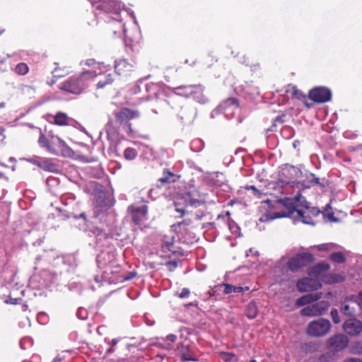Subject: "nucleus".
I'll list each match as a JSON object with an SVG mask.
<instances>
[{"instance_id":"obj_1","label":"nucleus","mask_w":362,"mask_h":362,"mask_svg":"<svg viewBox=\"0 0 362 362\" xmlns=\"http://www.w3.org/2000/svg\"><path fill=\"white\" fill-rule=\"evenodd\" d=\"M206 193L202 192L195 186L191 185L185 192L176 197L174 202L175 211L180 213V216L183 217L189 213V207L197 208L204 204L206 202Z\"/></svg>"},{"instance_id":"obj_2","label":"nucleus","mask_w":362,"mask_h":362,"mask_svg":"<svg viewBox=\"0 0 362 362\" xmlns=\"http://www.w3.org/2000/svg\"><path fill=\"white\" fill-rule=\"evenodd\" d=\"M96 76L95 71H86L61 83L59 88L62 90L78 95L88 86L90 81Z\"/></svg>"},{"instance_id":"obj_3","label":"nucleus","mask_w":362,"mask_h":362,"mask_svg":"<svg viewBox=\"0 0 362 362\" xmlns=\"http://www.w3.org/2000/svg\"><path fill=\"white\" fill-rule=\"evenodd\" d=\"M40 145L45 148L49 153L63 157L72 158L74 156V151L57 135L46 136L41 133L38 139Z\"/></svg>"},{"instance_id":"obj_4","label":"nucleus","mask_w":362,"mask_h":362,"mask_svg":"<svg viewBox=\"0 0 362 362\" xmlns=\"http://www.w3.org/2000/svg\"><path fill=\"white\" fill-rule=\"evenodd\" d=\"M145 90L147 93L145 100L154 101L157 106L163 105L164 103L168 104L165 100L166 89L163 85L152 82L148 83L145 85Z\"/></svg>"},{"instance_id":"obj_5","label":"nucleus","mask_w":362,"mask_h":362,"mask_svg":"<svg viewBox=\"0 0 362 362\" xmlns=\"http://www.w3.org/2000/svg\"><path fill=\"white\" fill-rule=\"evenodd\" d=\"M314 261V256L308 252L298 253L287 262V267L292 272H297L302 268L308 267Z\"/></svg>"},{"instance_id":"obj_6","label":"nucleus","mask_w":362,"mask_h":362,"mask_svg":"<svg viewBox=\"0 0 362 362\" xmlns=\"http://www.w3.org/2000/svg\"><path fill=\"white\" fill-rule=\"evenodd\" d=\"M330 327L331 324L328 320L319 318L308 324L307 332L313 337H322L329 331Z\"/></svg>"},{"instance_id":"obj_7","label":"nucleus","mask_w":362,"mask_h":362,"mask_svg":"<svg viewBox=\"0 0 362 362\" xmlns=\"http://www.w3.org/2000/svg\"><path fill=\"white\" fill-rule=\"evenodd\" d=\"M295 213L303 223L314 225L313 218L318 216L321 214V211L316 207H306L305 211L296 209L295 207L290 209L289 214L291 215H293Z\"/></svg>"},{"instance_id":"obj_8","label":"nucleus","mask_w":362,"mask_h":362,"mask_svg":"<svg viewBox=\"0 0 362 362\" xmlns=\"http://www.w3.org/2000/svg\"><path fill=\"white\" fill-rule=\"evenodd\" d=\"M115 73L124 78L131 76L135 71V64L133 60L126 58H119L115 61Z\"/></svg>"},{"instance_id":"obj_9","label":"nucleus","mask_w":362,"mask_h":362,"mask_svg":"<svg viewBox=\"0 0 362 362\" xmlns=\"http://www.w3.org/2000/svg\"><path fill=\"white\" fill-rule=\"evenodd\" d=\"M329 303L321 300L314 304L309 305L300 310L303 316L315 317L323 315L329 308Z\"/></svg>"},{"instance_id":"obj_10","label":"nucleus","mask_w":362,"mask_h":362,"mask_svg":"<svg viewBox=\"0 0 362 362\" xmlns=\"http://www.w3.org/2000/svg\"><path fill=\"white\" fill-rule=\"evenodd\" d=\"M308 97L317 103H325L332 99V91L325 86H317L312 88L308 93Z\"/></svg>"},{"instance_id":"obj_11","label":"nucleus","mask_w":362,"mask_h":362,"mask_svg":"<svg viewBox=\"0 0 362 362\" xmlns=\"http://www.w3.org/2000/svg\"><path fill=\"white\" fill-rule=\"evenodd\" d=\"M128 211L132 216L133 223L135 225H139L146 220L148 206L147 205H142L141 206L131 205L128 207Z\"/></svg>"},{"instance_id":"obj_12","label":"nucleus","mask_w":362,"mask_h":362,"mask_svg":"<svg viewBox=\"0 0 362 362\" xmlns=\"http://www.w3.org/2000/svg\"><path fill=\"white\" fill-rule=\"evenodd\" d=\"M341 312L346 316H354L359 313V305L354 295L346 296L341 303Z\"/></svg>"},{"instance_id":"obj_13","label":"nucleus","mask_w":362,"mask_h":362,"mask_svg":"<svg viewBox=\"0 0 362 362\" xmlns=\"http://www.w3.org/2000/svg\"><path fill=\"white\" fill-rule=\"evenodd\" d=\"M296 286L298 291L303 293L317 290L322 286V284L317 279L304 277L298 281Z\"/></svg>"},{"instance_id":"obj_14","label":"nucleus","mask_w":362,"mask_h":362,"mask_svg":"<svg viewBox=\"0 0 362 362\" xmlns=\"http://www.w3.org/2000/svg\"><path fill=\"white\" fill-rule=\"evenodd\" d=\"M349 343L348 337L344 334H335L330 337L327 341L328 348L334 351L345 349Z\"/></svg>"},{"instance_id":"obj_15","label":"nucleus","mask_w":362,"mask_h":362,"mask_svg":"<svg viewBox=\"0 0 362 362\" xmlns=\"http://www.w3.org/2000/svg\"><path fill=\"white\" fill-rule=\"evenodd\" d=\"M343 329L349 335H358L362 332V322L354 317L350 318L344 322Z\"/></svg>"},{"instance_id":"obj_16","label":"nucleus","mask_w":362,"mask_h":362,"mask_svg":"<svg viewBox=\"0 0 362 362\" xmlns=\"http://www.w3.org/2000/svg\"><path fill=\"white\" fill-rule=\"evenodd\" d=\"M140 113L138 110L124 107L120 111L115 113L116 121L119 124L127 122L130 119L139 117Z\"/></svg>"},{"instance_id":"obj_17","label":"nucleus","mask_w":362,"mask_h":362,"mask_svg":"<svg viewBox=\"0 0 362 362\" xmlns=\"http://www.w3.org/2000/svg\"><path fill=\"white\" fill-rule=\"evenodd\" d=\"M174 239L175 237L173 235H165L163 237L161 244V250L163 253H165L168 255H170V254L175 255L178 253L177 247L175 245Z\"/></svg>"},{"instance_id":"obj_18","label":"nucleus","mask_w":362,"mask_h":362,"mask_svg":"<svg viewBox=\"0 0 362 362\" xmlns=\"http://www.w3.org/2000/svg\"><path fill=\"white\" fill-rule=\"evenodd\" d=\"M238 100L233 97L223 100L218 105V108L220 109V110L223 111L226 114H227L228 110H234L235 109H238Z\"/></svg>"},{"instance_id":"obj_19","label":"nucleus","mask_w":362,"mask_h":362,"mask_svg":"<svg viewBox=\"0 0 362 362\" xmlns=\"http://www.w3.org/2000/svg\"><path fill=\"white\" fill-rule=\"evenodd\" d=\"M321 298V294L318 293H309L303 296L296 300L297 306H303L310 304L315 301L318 300Z\"/></svg>"},{"instance_id":"obj_20","label":"nucleus","mask_w":362,"mask_h":362,"mask_svg":"<svg viewBox=\"0 0 362 362\" xmlns=\"http://www.w3.org/2000/svg\"><path fill=\"white\" fill-rule=\"evenodd\" d=\"M175 174L165 168L163 170V177L158 180V182H160V185H158V187H160L165 184L175 182Z\"/></svg>"},{"instance_id":"obj_21","label":"nucleus","mask_w":362,"mask_h":362,"mask_svg":"<svg viewBox=\"0 0 362 362\" xmlns=\"http://www.w3.org/2000/svg\"><path fill=\"white\" fill-rule=\"evenodd\" d=\"M204 87L201 84L194 85L193 93L191 97L199 103H205L206 98L204 95Z\"/></svg>"},{"instance_id":"obj_22","label":"nucleus","mask_w":362,"mask_h":362,"mask_svg":"<svg viewBox=\"0 0 362 362\" xmlns=\"http://www.w3.org/2000/svg\"><path fill=\"white\" fill-rule=\"evenodd\" d=\"M194 88V85L180 86L175 87L174 90L175 94L182 97L189 98L193 93Z\"/></svg>"},{"instance_id":"obj_23","label":"nucleus","mask_w":362,"mask_h":362,"mask_svg":"<svg viewBox=\"0 0 362 362\" xmlns=\"http://www.w3.org/2000/svg\"><path fill=\"white\" fill-rule=\"evenodd\" d=\"M173 227L178 233L187 232L189 229L193 228L192 221L189 218H186L174 224Z\"/></svg>"},{"instance_id":"obj_24","label":"nucleus","mask_w":362,"mask_h":362,"mask_svg":"<svg viewBox=\"0 0 362 362\" xmlns=\"http://www.w3.org/2000/svg\"><path fill=\"white\" fill-rule=\"evenodd\" d=\"M114 81H115V77H114V74L112 73L105 74L104 76V78L100 79L98 82V83L96 85V88H97V89L105 88L107 86L112 85Z\"/></svg>"},{"instance_id":"obj_25","label":"nucleus","mask_w":362,"mask_h":362,"mask_svg":"<svg viewBox=\"0 0 362 362\" xmlns=\"http://www.w3.org/2000/svg\"><path fill=\"white\" fill-rule=\"evenodd\" d=\"M54 123L59 126H65L69 124V118L64 112H57L54 118Z\"/></svg>"},{"instance_id":"obj_26","label":"nucleus","mask_w":362,"mask_h":362,"mask_svg":"<svg viewBox=\"0 0 362 362\" xmlns=\"http://www.w3.org/2000/svg\"><path fill=\"white\" fill-rule=\"evenodd\" d=\"M245 315L249 319H254L257 315V308L254 303L247 304L245 309Z\"/></svg>"},{"instance_id":"obj_27","label":"nucleus","mask_w":362,"mask_h":362,"mask_svg":"<svg viewBox=\"0 0 362 362\" xmlns=\"http://www.w3.org/2000/svg\"><path fill=\"white\" fill-rule=\"evenodd\" d=\"M329 259L337 264H342L346 262V257L342 252H332L329 255Z\"/></svg>"},{"instance_id":"obj_28","label":"nucleus","mask_w":362,"mask_h":362,"mask_svg":"<svg viewBox=\"0 0 362 362\" xmlns=\"http://www.w3.org/2000/svg\"><path fill=\"white\" fill-rule=\"evenodd\" d=\"M38 165L41 168L44 169L45 170H47V171L54 172L57 170V165L54 163L50 162L47 159L40 161L38 163Z\"/></svg>"},{"instance_id":"obj_29","label":"nucleus","mask_w":362,"mask_h":362,"mask_svg":"<svg viewBox=\"0 0 362 362\" xmlns=\"http://www.w3.org/2000/svg\"><path fill=\"white\" fill-rule=\"evenodd\" d=\"M350 352L356 355H362V340H357L351 343Z\"/></svg>"},{"instance_id":"obj_30","label":"nucleus","mask_w":362,"mask_h":362,"mask_svg":"<svg viewBox=\"0 0 362 362\" xmlns=\"http://www.w3.org/2000/svg\"><path fill=\"white\" fill-rule=\"evenodd\" d=\"M29 71V67L24 62L18 63L14 68V72L19 76H24Z\"/></svg>"},{"instance_id":"obj_31","label":"nucleus","mask_w":362,"mask_h":362,"mask_svg":"<svg viewBox=\"0 0 362 362\" xmlns=\"http://www.w3.org/2000/svg\"><path fill=\"white\" fill-rule=\"evenodd\" d=\"M291 95L292 98H296L298 100H306V95L296 86H293L291 88Z\"/></svg>"},{"instance_id":"obj_32","label":"nucleus","mask_w":362,"mask_h":362,"mask_svg":"<svg viewBox=\"0 0 362 362\" xmlns=\"http://www.w3.org/2000/svg\"><path fill=\"white\" fill-rule=\"evenodd\" d=\"M137 155H138L137 151L134 148H131V147L127 148L124 151V157L127 160H134L136 158Z\"/></svg>"},{"instance_id":"obj_33","label":"nucleus","mask_w":362,"mask_h":362,"mask_svg":"<svg viewBox=\"0 0 362 362\" xmlns=\"http://www.w3.org/2000/svg\"><path fill=\"white\" fill-rule=\"evenodd\" d=\"M329 269V265L327 263L321 262L315 265L312 269L310 272L313 273H320L322 272L327 271Z\"/></svg>"},{"instance_id":"obj_34","label":"nucleus","mask_w":362,"mask_h":362,"mask_svg":"<svg viewBox=\"0 0 362 362\" xmlns=\"http://www.w3.org/2000/svg\"><path fill=\"white\" fill-rule=\"evenodd\" d=\"M328 209H330V210L332 209L329 204H327L326 206V207L325 209V212L321 211V213H322L325 216H327V218L329 219V221H330L332 222H337L338 221V219L334 217V212H332V211L329 212V211H328Z\"/></svg>"},{"instance_id":"obj_35","label":"nucleus","mask_w":362,"mask_h":362,"mask_svg":"<svg viewBox=\"0 0 362 362\" xmlns=\"http://www.w3.org/2000/svg\"><path fill=\"white\" fill-rule=\"evenodd\" d=\"M181 359L184 361H197L198 359L193 356L190 351L182 352L181 354Z\"/></svg>"},{"instance_id":"obj_36","label":"nucleus","mask_w":362,"mask_h":362,"mask_svg":"<svg viewBox=\"0 0 362 362\" xmlns=\"http://www.w3.org/2000/svg\"><path fill=\"white\" fill-rule=\"evenodd\" d=\"M243 188L246 190H252L253 192V194L257 197H260V196L262 194L260 193L259 190L254 185H246Z\"/></svg>"},{"instance_id":"obj_37","label":"nucleus","mask_w":362,"mask_h":362,"mask_svg":"<svg viewBox=\"0 0 362 362\" xmlns=\"http://www.w3.org/2000/svg\"><path fill=\"white\" fill-rule=\"evenodd\" d=\"M332 321L334 324H338L340 322V317L338 313L337 310H332L330 313Z\"/></svg>"},{"instance_id":"obj_38","label":"nucleus","mask_w":362,"mask_h":362,"mask_svg":"<svg viewBox=\"0 0 362 362\" xmlns=\"http://www.w3.org/2000/svg\"><path fill=\"white\" fill-rule=\"evenodd\" d=\"M333 247L331 243H325L317 245L316 247L319 251H328L330 250Z\"/></svg>"},{"instance_id":"obj_39","label":"nucleus","mask_w":362,"mask_h":362,"mask_svg":"<svg viewBox=\"0 0 362 362\" xmlns=\"http://www.w3.org/2000/svg\"><path fill=\"white\" fill-rule=\"evenodd\" d=\"M112 2V1H109L108 2L103 1L98 6V8L102 10H104L106 12H109L111 11L109 4Z\"/></svg>"},{"instance_id":"obj_40","label":"nucleus","mask_w":362,"mask_h":362,"mask_svg":"<svg viewBox=\"0 0 362 362\" xmlns=\"http://www.w3.org/2000/svg\"><path fill=\"white\" fill-rule=\"evenodd\" d=\"M354 297L359 305V313H362V291L357 295H354Z\"/></svg>"},{"instance_id":"obj_41","label":"nucleus","mask_w":362,"mask_h":362,"mask_svg":"<svg viewBox=\"0 0 362 362\" xmlns=\"http://www.w3.org/2000/svg\"><path fill=\"white\" fill-rule=\"evenodd\" d=\"M222 286L224 287L223 293L225 294H230L233 293L234 286L229 284H223Z\"/></svg>"},{"instance_id":"obj_42","label":"nucleus","mask_w":362,"mask_h":362,"mask_svg":"<svg viewBox=\"0 0 362 362\" xmlns=\"http://www.w3.org/2000/svg\"><path fill=\"white\" fill-rule=\"evenodd\" d=\"M222 355H223V359L227 362H233V361L235 358V355L231 353L223 352L222 354Z\"/></svg>"},{"instance_id":"obj_43","label":"nucleus","mask_w":362,"mask_h":362,"mask_svg":"<svg viewBox=\"0 0 362 362\" xmlns=\"http://www.w3.org/2000/svg\"><path fill=\"white\" fill-rule=\"evenodd\" d=\"M286 117V115L284 114H282L281 115L276 117V118L274 119V123L273 124V126H276L277 124H283L285 122Z\"/></svg>"},{"instance_id":"obj_44","label":"nucleus","mask_w":362,"mask_h":362,"mask_svg":"<svg viewBox=\"0 0 362 362\" xmlns=\"http://www.w3.org/2000/svg\"><path fill=\"white\" fill-rule=\"evenodd\" d=\"M189 293H190L189 289L187 288H182L181 293H180L178 294V296L180 298H184L189 296Z\"/></svg>"},{"instance_id":"obj_45","label":"nucleus","mask_w":362,"mask_h":362,"mask_svg":"<svg viewBox=\"0 0 362 362\" xmlns=\"http://www.w3.org/2000/svg\"><path fill=\"white\" fill-rule=\"evenodd\" d=\"M137 275V272H135V271H132L130 272H129L124 277V279L126 280V281H129V280H131L132 279H134V277H136Z\"/></svg>"},{"instance_id":"obj_46","label":"nucleus","mask_w":362,"mask_h":362,"mask_svg":"<svg viewBox=\"0 0 362 362\" xmlns=\"http://www.w3.org/2000/svg\"><path fill=\"white\" fill-rule=\"evenodd\" d=\"M84 64L87 66H94L95 64H96V62L94 59H88L85 61Z\"/></svg>"},{"instance_id":"obj_47","label":"nucleus","mask_w":362,"mask_h":362,"mask_svg":"<svg viewBox=\"0 0 362 362\" xmlns=\"http://www.w3.org/2000/svg\"><path fill=\"white\" fill-rule=\"evenodd\" d=\"M176 339H177L176 335L173 334H168L166 336V339L170 341H172V342L175 341L176 340Z\"/></svg>"},{"instance_id":"obj_48","label":"nucleus","mask_w":362,"mask_h":362,"mask_svg":"<svg viewBox=\"0 0 362 362\" xmlns=\"http://www.w3.org/2000/svg\"><path fill=\"white\" fill-rule=\"evenodd\" d=\"M344 362H362V360L360 358H350L345 360Z\"/></svg>"},{"instance_id":"obj_49","label":"nucleus","mask_w":362,"mask_h":362,"mask_svg":"<svg viewBox=\"0 0 362 362\" xmlns=\"http://www.w3.org/2000/svg\"><path fill=\"white\" fill-rule=\"evenodd\" d=\"M243 291V288L241 286H235L233 293H241Z\"/></svg>"},{"instance_id":"obj_50","label":"nucleus","mask_w":362,"mask_h":362,"mask_svg":"<svg viewBox=\"0 0 362 362\" xmlns=\"http://www.w3.org/2000/svg\"><path fill=\"white\" fill-rule=\"evenodd\" d=\"M284 216H286L285 213H282V214L278 213V214H275V215L272 217V219L281 218V217H284Z\"/></svg>"},{"instance_id":"obj_51","label":"nucleus","mask_w":362,"mask_h":362,"mask_svg":"<svg viewBox=\"0 0 362 362\" xmlns=\"http://www.w3.org/2000/svg\"><path fill=\"white\" fill-rule=\"evenodd\" d=\"M90 185L91 187H93V188L95 189H98V187H102V186L100 185H99L98 182H90Z\"/></svg>"},{"instance_id":"obj_52","label":"nucleus","mask_w":362,"mask_h":362,"mask_svg":"<svg viewBox=\"0 0 362 362\" xmlns=\"http://www.w3.org/2000/svg\"><path fill=\"white\" fill-rule=\"evenodd\" d=\"M197 304H198V302L195 301V302L189 303V304L187 305V306H196V305H197Z\"/></svg>"},{"instance_id":"obj_53","label":"nucleus","mask_w":362,"mask_h":362,"mask_svg":"<svg viewBox=\"0 0 362 362\" xmlns=\"http://www.w3.org/2000/svg\"><path fill=\"white\" fill-rule=\"evenodd\" d=\"M79 217L81 218H83V219H86V214L85 213H81L80 215H79Z\"/></svg>"},{"instance_id":"obj_54","label":"nucleus","mask_w":362,"mask_h":362,"mask_svg":"<svg viewBox=\"0 0 362 362\" xmlns=\"http://www.w3.org/2000/svg\"><path fill=\"white\" fill-rule=\"evenodd\" d=\"M314 182L316 183V184H320V179L316 177L314 179Z\"/></svg>"},{"instance_id":"obj_55","label":"nucleus","mask_w":362,"mask_h":362,"mask_svg":"<svg viewBox=\"0 0 362 362\" xmlns=\"http://www.w3.org/2000/svg\"><path fill=\"white\" fill-rule=\"evenodd\" d=\"M282 182L285 185H289L291 183V181L289 180H285V181H282Z\"/></svg>"},{"instance_id":"obj_56","label":"nucleus","mask_w":362,"mask_h":362,"mask_svg":"<svg viewBox=\"0 0 362 362\" xmlns=\"http://www.w3.org/2000/svg\"><path fill=\"white\" fill-rule=\"evenodd\" d=\"M168 264H173V265H174L175 267H176V266H177V263H176V262H168Z\"/></svg>"},{"instance_id":"obj_57","label":"nucleus","mask_w":362,"mask_h":362,"mask_svg":"<svg viewBox=\"0 0 362 362\" xmlns=\"http://www.w3.org/2000/svg\"><path fill=\"white\" fill-rule=\"evenodd\" d=\"M112 351H113V349H112V348H110V349L107 350V353H111Z\"/></svg>"},{"instance_id":"obj_58","label":"nucleus","mask_w":362,"mask_h":362,"mask_svg":"<svg viewBox=\"0 0 362 362\" xmlns=\"http://www.w3.org/2000/svg\"><path fill=\"white\" fill-rule=\"evenodd\" d=\"M326 356L325 355H322L320 358V361H322V359H324Z\"/></svg>"},{"instance_id":"obj_59","label":"nucleus","mask_w":362,"mask_h":362,"mask_svg":"<svg viewBox=\"0 0 362 362\" xmlns=\"http://www.w3.org/2000/svg\"><path fill=\"white\" fill-rule=\"evenodd\" d=\"M289 201H290V200H289L288 199H286V201L285 202L284 204H285V205H287V204H288V203H287V202H289Z\"/></svg>"},{"instance_id":"obj_60","label":"nucleus","mask_w":362,"mask_h":362,"mask_svg":"<svg viewBox=\"0 0 362 362\" xmlns=\"http://www.w3.org/2000/svg\"><path fill=\"white\" fill-rule=\"evenodd\" d=\"M250 362H257V361L255 360V359H252V360L250 361Z\"/></svg>"},{"instance_id":"obj_61","label":"nucleus","mask_w":362,"mask_h":362,"mask_svg":"<svg viewBox=\"0 0 362 362\" xmlns=\"http://www.w3.org/2000/svg\"><path fill=\"white\" fill-rule=\"evenodd\" d=\"M226 216H230V212L229 211H227L226 212Z\"/></svg>"},{"instance_id":"obj_62","label":"nucleus","mask_w":362,"mask_h":362,"mask_svg":"<svg viewBox=\"0 0 362 362\" xmlns=\"http://www.w3.org/2000/svg\"><path fill=\"white\" fill-rule=\"evenodd\" d=\"M112 342H113V344H116V341L114 339L112 340Z\"/></svg>"}]
</instances>
